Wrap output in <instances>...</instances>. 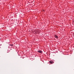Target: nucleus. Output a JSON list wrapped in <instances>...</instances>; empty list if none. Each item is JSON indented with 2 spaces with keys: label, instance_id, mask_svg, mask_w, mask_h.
<instances>
[{
  "label": "nucleus",
  "instance_id": "nucleus-3",
  "mask_svg": "<svg viewBox=\"0 0 74 74\" xmlns=\"http://www.w3.org/2000/svg\"><path fill=\"white\" fill-rule=\"evenodd\" d=\"M55 37L56 38H58V36H55Z\"/></svg>",
  "mask_w": 74,
  "mask_h": 74
},
{
  "label": "nucleus",
  "instance_id": "nucleus-4",
  "mask_svg": "<svg viewBox=\"0 0 74 74\" xmlns=\"http://www.w3.org/2000/svg\"><path fill=\"white\" fill-rule=\"evenodd\" d=\"M10 45V46H11V47H12V46H13V45L11 44V45Z\"/></svg>",
  "mask_w": 74,
  "mask_h": 74
},
{
  "label": "nucleus",
  "instance_id": "nucleus-1",
  "mask_svg": "<svg viewBox=\"0 0 74 74\" xmlns=\"http://www.w3.org/2000/svg\"><path fill=\"white\" fill-rule=\"evenodd\" d=\"M50 63L51 64H53V63H54V62L52 61H49Z\"/></svg>",
  "mask_w": 74,
  "mask_h": 74
},
{
  "label": "nucleus",
  "instance_id": "nucleus-2",
  "mask_svg": "<svg viewBox=\"0 0 74 74\" xmlns=\"http://www.w3.org/2000/svg\"><path fill=\"white\" fill-rule=\"evenodd\" d=\"M38 53H42V51H41V50H40V51H38Z\"/></svg>",
  "mask_w": 74,
  "mask_h": 74
}]
</instances>
